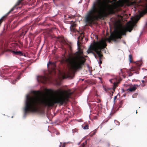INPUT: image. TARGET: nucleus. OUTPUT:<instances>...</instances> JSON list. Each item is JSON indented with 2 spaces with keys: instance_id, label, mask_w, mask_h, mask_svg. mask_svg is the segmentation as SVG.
I'll return each instance as SVG.
<instances>
[{
  "instance_id": "bb28decb",
  "label": "nucleus",
  "mask_w": 147,
  "mask_h": 147,
  "mask_svg": "<svg viewBox=\"0 0 147 147\" xmlns=\"http://www.w3.org/2000/svg\"><path fill=\"white\" fill-rule=\"evenodd\" d=\"M48 91L49 92H53V91L51 90H48Z\"/></svg>"
},
{
  "instance_id": "5701e85b",
  "label": "nucleus",
  "mask_w": 147,
  "mask_h": 147,
  "mask_svg": "<svg viewBox=\"0 0 147 147\" xmlns=\"http://www.w3.org/2000/svg\"><path fill=\"white\" fill-rule=\"evenodd\" d=\"M137 95V93H135L132 95V97L133 98H136Z\"/></svg>"
},
{
  "instance_id": "aec40b11",
  "label": "nucleus",
  "mask_w": 147,
  "mask_h": 147,
  "mask_svg": "<svg viewBox=\"0 0 147 147\" xmlns=\"http://www.w3.org/2000/svg\"><path fill=\"white\" fill-rule=\"evenodd\" d=\"M16 80H12L11 82L12 84H15L16 83Z\"/></svg>"
},
{
  "instance_id": "9d476101",
  "label": "nucleus",
  "mask_w": 147,
  "mask_h": 147,
  "mask_svg": "<svg viewBox=\"0 0 147 147\" xmlns=\"http://www.w3.org/2000/svg\"><path fill=\"white\" fill-rule=\"evenodd\" d=\"M138 86V85H134L132 87L130 86L129 88L127 89V90H129L131 92L134 91Z\"/></svg>"
},
{
  "instance_id": "c85d7f7f",
  "label": "nucleus",
  "mask_w": 147,
  "mask_h": 147,
  "mask_svg": "<svg viewBox=\"0 0 147 147\" xmlns=\"http://www.w3.org/2000/svg\"><path fill=\"white\" fill-rule=\"evenodd\" d=\"M140 15L141 16H143V13H140Z\"/></svg>"
},
{
  "instance_id": "a878e982",
  "label": "nucleus",
  "mask_w": 147,
  "mask_h": 147,
  "mask_svg": "<svg viewBox=\"0 0 147 147\" xmlns=\"http://www.w3.org/2000/svg\"><path fill=\"white\" fill-rule=\"evenodd\" d=\"M85 144L84 143H82L80 146V147H84V146Z\"/></svg>"
},
{
  "instance_id": "f3484780",
  "label": "nucleus",
  "mask_w": 147,
  "mask_h": 147,
  "mask_svg": "<svg viewBox=\"0 0 147 147\" xmlns=\"http://www.w3.org/2000/svg\"><path fill=\"white\" fill-rule=\"evenodd\" d=\"M97 130L95 129L94 131H93V132H92L90 134V136H92L94 135H95L96 134V132Z\"/></svg>"
},
{
  "instance_id": "9b49d317",
  "label": "nucleus",
  "mask_w": 147,
  "mask_h": 147,
  "mask_svg": "<svg viewBox=\"0 0 147 147\" xmlns=\"http://www.w3.org/2000/svg\"><path fill=\"white\" fill-rule=\"evenodd\" d=\"M28 30V29L27 28H24L22 29V32L20 34V36L22 37V36H24L27 32Z\"/></svg>"
},
{
  "instance_id": "7c9ffc66",
  "label": "nucleus",
  "mask_w": 147,
  "mask_h": 147,
  "mask_svg": "<svg viewBox=\"0 0 147 147\" xmlns=\"http://www.w3.org/2000/svg\"><path fill=\"white\" fill-rule=\"evenodd\" d=\"M142 82L143 83H144L145 82V81L144 80H142Z\"/></svg>"
},
{
  "instance_id": "423d86ee",
  "label": "nucleus",
  "mask_w": 147,
  "mask_h": 147,
  "mask_svg": "<svg viewBox=\"0 0 147 147\" xmlns=\"http://www.w3.org/2000/svg\"><path fill=\"white\" fill-rule=\"evenodd\" d=\"M142 62L138 61L136 62L135 65L133 66L131 68V71H135V73L137 74H139V70L140 69V67L142 65Z\"/></svg>"
},
{
  "instance_id": "473e14b6",
  "label": "nucleus",
  "mask_w": 147,
  "mask_h": 147,
  "mask_svg": "<svg viewBox=\"0 0 147 147\" xmlns=\"http://www.w3.org/2000/svg\"><path fill=\"white\" fill-rule=\"evenodd\" d=\"M113 91L112 92V94L111 95V96H112L113 95Z\"/></svg>"
},
{
  "instance_id": "ddd939ff",
  "label": "nucleus",
  "mask_w": 147,
  "mask_h": 147,
  "mask_svg": "<svg viewBox=\"0 0 147 147\" xmlns=\"http://www.w3.org/2000/svg\"><path fill=\"white\" fill-rule=\"evenodd\" d=\"M84 33L82 32L80 34V36L78 38V40L77 42L79 41L80 42V40H82L83 39Z\"/></svg>"
},
{
  "instance_id": "39448f33",
  "label": "nucleus",
  "mask_w": 147,
  "mask_h": 147,
  "mask_svg": "<svg viewBox=\"0 0 147 147\" xmlns=\"http://www.w3.org/2000/svg\"><path fill=\"white\" fill-rule=\"evenodd\" d=\"M133 27V24H131L127 26L126 28L123 29L121 30H115L111 34V35L107 39L108 40L109 42H110L111 40H113L115 42H118L117 40L120 39L122 38V36L126 35L127 31L131 32Z\"/></svg>"
},
{
  "instance_id": "6ab92c4d",
  "label": "nucleus",
  "mask_w": 147,
  "mask_h": 147,
  "mask_svg": "<svg viewBox=\"0 0 147 147\" xmlns=\"http://www.w3.org/2000/svg\"><path fill=\"white\" fill-rule=\"evenodd\" d=\"M88 129V124L86 125L83 127V129Z\"/></svg>"
},
{
  "instance_id": "f257e3e1",
  "label": "nucleus",
  "mask_w": 147,
  "mask_h": 147,
  "mask_svg": "<svg viewBox=\"0 0 147 147\" xmlns=\"http://www.w3.org/2000/svg\"><path fill=\"white\" fill-rule=\"evenodd\" d=\"M55 92L58 95L50 98L40 99L38 96L40 94V92L39 91H33V93L36 96H27L24 109L25 114L28 112H38L41 105L48 107H53L55 104L62 105L69 101L71 95L74 93V91H71L70 89L65 91L59 89Z\"/></svg>"
},
{
  "instance_id": "f03ea898",
  "label": "nucleus",
  "mask_w": 147,
  "mask_h": 147,
  "mask_svg": "<svg viewBox=\"0 0 147 147\" xmlns=\"http://www.w3.org/2000/svg\"><path fill=\"white\" fill-rule=\"evenodd\" d=\"M78 51L76 53L75 57H69L65 60V61L69 67L63 73L62 76L63 79L70 78L72 79L74 76L75 72L78 70L82 69L86 61L85 57L82 55L83 52L80 48V42H77Z\"/></svg>"
},
{
  "instance_id": "2f4dec72",
  "label": "nucleus",
  "mask_w": 147,
  "mask_h": 147,
  "mask_svg": "<svg viewBox=\"0 0 147 147\" xmlns=\"http://www.w3.org/2000/svg\"><path fill=\"white\" fill-rule=\"evenodd\" d=\"M62 147H65V145L64 144L62 145Z\"/></svg>"
},
{
  "instance_id": "b1692460",
  "label": "nucleus",
  "mask_w": 147,
  "mask_h": 147,
  "mask_svg": "<svg viewBox=\"0 0 147 147\" xmlns=\"http://www.w3.org/2000/svg\"><path fill=\"white\" fill-rule=\"evenodd\" d=\"M72 131L74 132H77L78 130L76 129H73Z\"/></svg>"
},
{
  "instance_id": "a211bd4d",
  "label": "nucleus",
  "mask_w": 147,
  "mask_h": 147,
  "mask_svg": "<svg viewBox=\"0 0 147 147\" xmlns=\"http://www.w3.org/2000/svg\"><path fill=\"white\" fill-rule=\"evenodd\" d=\"M129 58L130 63H131L132 62V56L131 55H129Z\"/></svg>"
},
{
  "instance_id": "f8f14e48",
  "label": "nucleus",
  "mask_w": 147,
  "mask_h": 147,
  "mask_svg": "<svg viewBox=\"0 0 147 147\" xmlns=\"http://www.w3.org/2000/svg\"><path fill=\"white\" fill-rule=\"evenodd\" d=\"M50 65L51 66L52 69H53L56 67L55 63L54 62H52L49 61L47 64L48 67H49Z\"/></svg>"
},
{
  "instance_id": "393cba45",
  "label": "nucleus",
  "mask_w": 147,
  "mask_h": 147,
  "mask_svg": "<svg viewBox=\"0 0 147 147\" xmlns=\"http://www.w3.org/2000/svg\"><path fill=\"white\" fill-rule=\"evenodd\" d=\"M75 17V16L71 15V16H69V18H74Z\"/></svg>"
},
{
  "instance_id": "f704fd0d",
  "label": "nucleus",
  "mask_w": 147,
  "mask_h": 147,
  "mask_svg": "<svg viewBox=\"0 0 147 147\" xmlns=\"http://www.w3.org/2000/svg\"><path fill=\"white\" fill-rule=\"evenodd\" d=\"M136 113H137V111H136Z\"/></svg>"
},
{
  "instance_id": "0eeeda50",
  "label": "nucleus",
  "mask_w": 147,
  "mask_h": 147,
  "mask_svg": "<svg viewBox=\"0 0 147 147\" xmlns=\"http://www.w3.org/2000/svg\"><path fill=\"white\" fill-rule=\"evenodd\" d=\"M51 77L47 75L41 76L40 78V81L44 84H46L50 81Z\"/></svg>"
},
{
  "instance_id": "c756f323",
  "label": "nucleus",
  "mask_w": 147,
  "mask_h": 147,
  "mask_svg": "<svg viewBox=\"0 0 147 147\" xmlns=\"http://www.w3.org/2000/svg\"><path fill=\"white\" fill-rule=\"evenodd\" d=\"M20 44L21 45H22V44H22V42H20Z\"/></svg>"
},
{
  "instance_id": "412c9836",
  "label": "nucleus",
  "mask_w": 147,
  "mask_h": 147,
  "mask_svg": "<svg viewBox=\"0 0 147 147\" xmlns=\"http://www.w3.org/2000/svg\"><path fill=\"white\" fill-rule=\"evenodd\" d=\"M16 7V6H14L13 7V8H12L10 10L9 12H8V13H10L12 11H13L14 9H15V8Z\"/></svg>"
},
{
  "instance_id": "7ed1b4c3",
  "label": "nucleus",
  "mask_w": 147,
  "mask_h": 147,
  "mask_svg": "<svg viewBox=\"0 0 147 147\" xmlns=\"http://www.w3.org/2000/svg\"><path fill=\"white\" fill-rule=\"evenodd\" d=\"M109 0H96L93 3L86 17V22L91 24L95 20L104 19L108 15L107 12Z\"/></svg>"
},
{
  "instance_id": "6e6552de",
  "label": "nucleus",
  "mask_w": 147,
  "mask_h": 147,
  "mask_svg": "<svg viewBox=\"0 0 147 147\" xmlns=\"http://www.w3.org/2000/svg\"><path fill=\"white\" fill-rule=\"evenodd\" d=\"M70 24H71V26L70 27V30L73 32H76L77 31L76 29V24L73 21H70Z\"/></svg>"
},
{
  "instance_id": "dca6fc26",
  "label": "nucleus",
  "mask_w": 147,
  "mask_h": 147,
  "mask_svg": "<svg viewBox=\"0 0 147 147\" xmlns=\"http://www.w3.org/2000/svg\"><path fill=\"white\" fill-rule=\"evenodd\" d=\"M123 102H124L123 100H122L121 101L119 102V104L118 105V106H119L118 108H119L121 107L122 106V105L123 103Z\"/></svg>"
},
{
  "instance_id": "1a4fd4ad",
  "label": "nucleus",
  "mask_w": 147,
  "mask_h": 147,
  "mask_svg": "<svg viewBox=\"0 0 147 147\" xmlns=\"http://www.w3.org/2000/svg\"><path fill=\"white\" fill-rule=\"evenodd\" d=\"M115 80L114 79H112L111 80H110V81L112 83H113V90L115 91V89L118 86V84L119 83V82H115Z\"/></svg>"
},
{
  "instance_id": "72a5a7b5",
  "label": "nucleus",
  "mask_w": 147,
  "mask_h": 147,
  "mask_svg": "<svg viewBox=\"0 0 147 147\" xmlns=\"http://www.w3.org/2000/svg\"><path fill=\"white\" fill-rule=\"evenodd\" d=\"M61 145H59V147H61Z\"/></svg>"
},
{
  "instance_id": "20e7f679",
  "label": "nucleus",
  "mask_w": 147,
  "mask_h": 147,
  "mask_svg": "<svg viewBox=\"0 0 147 147\" xmlns=\"http://www.w3.org/2000/svg\"><path fill=\"white\" fill-rule=\"evenodd\" d=\"M106 46L107 44L105 41L102 39L99 41L94 42L92 45H91L87 52L88 53L92 54L96 59L99 57V63L101 64L102 63L101 59L103 56L102 51Z\"/></svg>"
},
{
  "instance_id": "4be33fe9",
  "label": "nucleus",
  "mask_w": 147,
  "mask_h": 147,
  "mask_svg": "<svg viewBox=\"0 0 147 147\" xmlns=\"http://www.w3.org/2000/svg\"><path fill=\"white\" fill-rule=\"evenodd\" d=\"M118 94H118L117 96H115L114 97L113 102L115 104V100L117 99V96Z\"/></svg>"
},
{
  "instance_id": "4468645a",
  "label": "nucleus",
  "mask_w": 147,
  "mask_h": 147,
  "mask_svg": "<svg viewBox=\"0 0 147 147\" xmlns=\"http://www.w3.org/2000/svg\"><path fill=\"white\" fill-rule=\"evenodd\" d=\"M140 17L139 16H137L136 18H131V20L133 22H134L135 21H136L137 22L139 20L140 18Z\"/></svg>"
},
{
  "instance_id": "2eb2a0df",
  "label": "nucleus",
  "mask_w": 147,
  "mask_h": 147,
  "mask_svg": "<svg viewBox=\"0 0 147 147\" xmlns=\"http://www.w3.org/2000/svg\"><path fill=\"white\" fill-rule=\"evenodd\" d=\"M12 53L13 54H15L17 55H21L22 53L20 51H12Z\"/></svg>"
},
{
  "instance_id": "cd10ccee",
  "label": "nucleus",
  "mask_w": 147,
  "mask_h": 147,
  "mask_svg": "<svg viewBox=\"0 0 147 147\" xmlns=\"http://www.w3.org/2000/svg\"><path fill=\"white\" fill-rule=\"evenodd\" d=\"M63 43L64 44H66V42H65L64 41H63Z\"/></svg>"
}]
</instances>
